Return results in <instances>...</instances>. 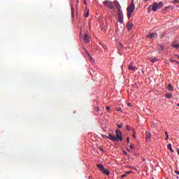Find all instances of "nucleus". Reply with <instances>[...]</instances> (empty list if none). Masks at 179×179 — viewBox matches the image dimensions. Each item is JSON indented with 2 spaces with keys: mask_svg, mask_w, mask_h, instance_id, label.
<instances>
[{
  "mask_svg": "<svg viewBox=\"0 0 179 179\" xmlns=\"http://www.w3.org/2000/svg\"><path fill=\"white\" fill-rule=\"evenodd\" d=\"M96 167L99 168V170H100V171H103L104 170V166H103V164H97Z\"/></svg>",
  "mask_w": 179,
  "mask_h": 179,
  "instance_id": "nucleus-12",
  "label": "nucleus"
},
{
  "mask_svg": "<svg viewBox=\"0 0 179 179\" xmlns=\"http://www.w3.org/2000/svg\"><path fill=\"white\" fill-rule=\"evenodd\" d=\"M165 96L166 97V99H171V97H173V94H166L165 95Z\"/></svg>",
  "mask_w": 179,
  "mask_h": 179,
  "instance_id": "nucleus-18",
  "label": "nucleus"
},
{
  "mask_svg": "<svg viewBox=\"0 0 179 179\" xmlns=\"http://www.w3.org/2000/svg\"><path fill=\"white\" fill-rule=\"evenodd\" d=\"M177 62V64H179V62Z\"/></svg>",
  "mask_w": 179,
  "mask_h": 179,
  "instance_id": "nucleus-43",
  "label": "nucleus"
},
{
  "mask_svg": "<svg viewBox=\"0 0 179 179\" xmlns=\"http://www.w3.org/2000/svg\"><path fill=\"white\" fill-rule=\"evenodd\" d=\"M125 177H127V174H124V175L122 176V178H124Z\"/></svg>",
  "mask_w": 179,
  "mask_h": 179,
  "instance_id": "nucleus-28",
  "label": "nucleus"
},
{
  "mask_svg": "<svg viewBox=\"0 0 179 179\" xmlns=\"http://www.w3.org/2000/svg\"><path fill=\"white\" fill-rule=\"evenodd\" d=\"M178 155H179V149L177 148Z\"/></svg>",
  "mask_w": 179,
  "mask_h": 179,
  "instance_id": "nucleus-33",
  "label": "nucleus"
},
{
  "mask_svg": "<svg viewBox=\"0 0 179 179\" xmlns=\"http://www.w3.org/2000/svg\"><path fill=\"white\" fill-rule=\"evenodd\" d=\"M178 1L177 0L173 1V3H177Z\"/></svg>",
  "mask_w": 179,
  "mask_h": 179,
  "instance_id": "nucleus-29",
  "label": "nucleus"
},
{
  "mask_svg": "<svg viewBox=\"0 0 179 179\" xmlns=\"http://www.w3.org/2000/svg\"><path fill=\"white\" fill-rule=\"evenodd\" d=\"M119 22L122 24L124 23V15L122 13H118Z\"/></svg>",
  "mask_w": 179,
  "mask_h": 179,
  "instance_id": "nucleus-8",
  "label": "nucleus"
},
{
  "mask_svg": "<svg viewBox=\"0 0 179 179\" xmlns=\"http://www.w3.org/2000/svg\"><path fill=\"white\" fill-rule=\"evenodd\" d=\"M126 129H127V131H131V126H129V124H127L126 126Z\"/></svg>",
  "mask_w": 179,
  "mask_h": 179,
  "instance_id": "nucleus-21",
  "label": "nucleus"
},
{
  "mask_svg": "<svg viewBox=\"0 0 179 179\" xmlns=\"http://www.w3.org/2000/svg\"><path fill=\"white\" fill-rule=\"evenodd\" d=\"M83 50H84L85 52H86L88 59H90V61H91V62H93L94 60L93 59V58L90 55V53H89V51H87L86 48H83Z\"/></svg>",
  "mask_w": 179,
  "mask_h": 179,
  "instance_id": "nucleus-6",
  "label": "nucleus"
},
{
  "mask_svg": "<svg viewBox=\"0 0 179 179\" xmlns=\"http://www.w3.org/2000/svg\"><path fill=\"white\" fill-rule=\"evenodd\" d=\"M172 45H173V48H179V44L173 43V44H172Z\"/></svg>",
  "mask_w": 179,
  "mask_h": 179,
  "instance_id": "nucleus-19",
  "label": "nucleus"
},
{
  "mask_svg": "<svg viewBox=\"0 0 179 179\" xmlns=\"http://www.w3.org/2000/svg\"><path fill=\"white\" fill-rule=\"evenodd\" d=\"M85 17H89V11L85 14Z\"/></svg>",
  "mask_w": 179,
  "mask_h": 179,
  "instance_id": "nucleus-23",
  "label": "nucleus"
},
{
  "mask_svg": "<svg viewBox=\"0 0 179 179\" xmlns=\"http://www.w3.org/2000/svg\"><path fill=\"white\" fill-rule=\"evenodd\" d=\"M116 137L115 135H113L111 134H109L108 136H106L108 139H110V141H113V142H117L118 141H122V133L121 132V130L120 129H116Z\"/></svg>",
  "mask_w": 179,
  "mask_h": 179,
  "instance_id": "nucleus-1",
  "label": "nucleus"
},
{
  "mask_svg": "<svg viewBox=\"0 0 179 179\" xmlns=\"http://www.w3.org/2000/svg\"><path fill=\"white\" fill-rule=\"evenodd\" d=\"M134 10H135V3H134V0H131V3L127 7V17L129 19L131 16H132V13H134Z\"/></svg>",
  "mask_w": 179,
  "mask_h": 179,
  "instance_id": "nucleus-2",
  "label": "nucleus"
},
{
  "mask_svg": "<svg viewBox=\"0 0 179 179\" xmlns=\"http://www.w3.org/2000/svg\"><path fill=\"white\" fill-rule=\"evenodd\" d=\"M71 17L72 19H75V8H73V5H71Z\"/></svg>",
  "mask_w": 179,
  "mask_h": 179,
  "instance_id": "nucleus-9",
  "label": "nucleus"
},
{
  "mask_svg": "<svg viewBox=\"0 0 179 179\" xmlns=\"http://www.w3.org/2000/svg\"><path fill=\"white\" fill-rule=\"evenodd\" d=\"M170 8H171V6H166V7L165 8V10H167V9H170Z\"/></svg>",
  "mask_w": 179,
  "mask_h": 179,
  "instance_id": "nucleus-25",
  "label": "nucleus"
},
{
  "mask_svg": "<svg viewBox=\"0 0 179 179\" xmlns=\"http://www.w3.org/2000/svg\"><path fill=\"white\" fill-rule=\"evenodd\" d=\"M167 90H169V92H173L174 90V88L173 87L171 84L168 85Z\"/></svg>",
  "mask_w": 179,
  "mask_h": 179,
  "instance_id": "nucleus-14",
  "label": "nucleus"
},
{
  "mask_svg": "<svg viewBox=\"0 0 179 179\" xmlns=\"http://www.w3.org/2000/svg\"><path fill=\"white\" fill-rule=\"evenodd\" d=\"M117 111H122V108H118L117 109Z\"/></svg>",
  "mask_w": 179,
  "mask_h": 179,
  "instance_id": "nucleus-26",
  "label": "nucleus"
},
{
  "mask_svg": "<svg viewBox=\"0 0 179 179\" xmlns=\"http://www.w3.org/2000/svg\"><path fill=\"white\" fill-rule=\"evenodd\" d=\"M104 6H106V8H108L109 9H114V5L113 4V2L110 1H105L103 2Z\"/></svg>",
  "mask_w": 179,
  "mask_h": 179,
  "instance_id": "nucleus-4",
  "label": "nucleus"
},
{
  "mask_svg": "<svg viewBox=\"0 0 179 179\" xmlns=\"http://www.w3.org/2000/svg\"><path fill=\"white\" fill-rule=\"evenodd\" d=\"M152 8V6H150L149 7H148V9H150Z\"/></svg>",
  "mask_w": 179,
  "mask_h": 179,
  "instance_id": "nucleus-36",
  "label": "nucleus"
},
{
  "mask_svg": "<svg viewBox=\"0 0 179 179\" xmlns=\"http://www.w3.org/2000/svg\"><path fill=\"white\" fill-rule=\"evenodd\" d=\"M127 152H131V150H129V149H127Z\"/></svg>",
  "mask_w": 179,
  "mask_h": 179,
  "instance_id": "nucleus-39",
  "label": "nucleus"
},
{
  "mask_svg": "<svg viewBox=\"0 0 179 179\" xmlns=\"http://www.w3.org/2000/svg\"><path fill=\"white\" fill-rule=\"evenodd\" d=\"M106 108H107V110H110V107L109 106H107Z\"/></svg>",
  "mask_w": 179,
  "mask_h": 179,
  "instance_id": "nucleus-34",
  "label": "nucleus"
},
{
  "mask_svg": "<svg viewBox=\"0 0 179 179\" xmlns=\"http://www.w3.org/2000/svg\"><path fill=\"white\" fill-rule=\"evenodd\" d=\"M147 37L148 38H152V40H155V38H157V33L149 34L147 35Z\"/></svg>",
  "mask_w": 179,
  "mask_h": 179,
  "instance_id": "nucleus-7",
  "label": "nucleus"
},
{
  "mask_svg": "<svg viewBox=\"0 0 179 179\" xmlns=\"http://www.w3.org/2000/svg\"><path fill=\"white\" fill-rule=\"evenodd\" d=\"M133 137L134 138H136V136H135V134L133 135Z\"/></svg>",
  "mask_w": 179,
  "mask_h": 179,
  "instance_id": "nucleus-37",
  "label": "nucleus"
},
{
  "mask_svg": "<svg viewBox=\"0 0 179 179\" xmlns=\"http://www.w3.org/2000/svg\"><path fill=\"white\" fill-rule=\"evenodd\" d=\"M132 27H134V24H132V23H128L127 24V29L129 30H132Z\"/></svg>",
  "mask_w": 179,
  "mask_h": 179,
  "instance_id": "nucleus-16",
  "label": "nucleus"
},
{
  "mask_svg": "<svg viewBox=\"0 0 179 179\" xmlns=\"http://www.w3.org/2000/svg\"><path fill=\"white\" fill-rule=\"evenodd\" d=\"M150 138H152V134L149 131H146L145 132V139H146V141H149V139H150Z\"/></svg>",
  "mask_w": 179,
  "mask_h": 179,
  "instance_id": "nucleus-10",
  "label": "nucleus"
},
{
  "mask_svg": "<svg viewBox=\"0 0 179 179\" xmlns=\"http://www.w3.org/2000/svg\"><path fill=\"white\" fill-rule=\"evenodd\" d=\"M167 148H168V149H169V150H171V152H172L173 153H174V150H173V148H172V145H171V143L168 145Z\"/></svg>",
  "mask_w": 179,
  "mask_h": 179,
  "instance_id": "nucleus-17",
  "label": "nucleus"
},
{
  "mask_svg": "<svg viewBox=\"0 0 179 179\" xmlns=\"http://www.w3.org/2000/svg\"><path fill=\"white\" fill-rule=\"evenodd\" d=\"M178 107H179V103L177 104Z\"/></svg>",
  "mask_w": 179,
  "mask_h": 179,
  "instance_id": "nucleus-41",
  "label": "nucleus"
},
{
  "mask_svg": "<svg viewBox=\"0 0 179 179\" xmlns=\"http://www.w3.org/2000/svg\"><path fill=\"white\" fill-rule=\"evenodd\" d=\"M163 36H164V34H163Z\"/></svg>",
  "mask_w": 179,
  "mask_h": 179,
  "instance_id": "nucleus-45",
  "label": "nucleus"
},
{
  "mask_svg": "<svg viewBox=\"0 0 179 179\" xmlns=\"http://www.w3.org/2000/svg\"><path fill=\"white\" fill-rule=\"evenodd\" d=\"M175 61L174 60H171V62H174Z\"/></svg>",
  "mask_w": 179,
  "mask_h": 179,
  "instance_id": "nucleus-40",
  "label": "nucleus"
},
{
  "mask_svg": "<svg viewBox=\"0 0 179 179\" xmlns=\"http://www.w3.org/2000/svg\"><path fill=\"white\" fill-rule=\"evenodd\" d=\"M165 135L166 136V138H165L166 141H167V139H169V133L167 131H165Z\"/></svg>",
  "mask_w": 179,
  "mask_h": 179,
  "instance_id": "nucleus-22",
  "label": "nucleus"
},
{
  "mask_svg": "<svg viewBox=\"0 0 179 179\" xmlns=\"http://www.w3.org/2000/svg\"><path fill=\"white\" fill-rule=\"evenodd\" d=\"M151 62H152V64H155V62H157V58L152 59Z\"/></svg>",
  "mask_w": 179,
  "mask_h": 179,
  "instance_id": "nucleus-20",
  "label": "nucleus"
},
{
  "mask_svg": "<svg viewBox=\"0 0 179 179\" xmlns=\"http://www.w3.org/2000/svg\"><path fill=\"white\" fill-rule=\"evenodd\" d=\"M102 173L106 176H110V171L108 169H103Z\"/></svg>",
  "mask_w": 179,
  "mask_h": 179,
  "instance_id": "nucleus-13",
  "label": "nucleus"
},
{
  "mask_svg": "<svg viewBox=\"0 0 179 179\" xmlns=\"http://www.w3.org/2000/svg\"><path fill=\"white\" fill-rule=\"evenodd\" d=\"M163 8V2L160 1L159 3L157 2H154L152 5V10L153 12H156L157 9H162Z\"/></svg>",
  "mask_w": 179,
  "mask_h": 179,
  "instance_id": "nucleus-3",
  "label": "nucleus"
},
{
  "mask_svg": "<svg viewBox=\"0 0 179 179\" xmlns=\"http://www.w3.org/2000/svg\"><path fill=\"white\" fill-rule=\"evenodd\" d=\"M135 68H136V67L132 66V64H131L129 65V71H135Z\"/></svg>",
  "mask_w": 179,
  "mask_h": 179,
  "instance_id": "nucleus-15",
  "label": "nucleus"
},
{
  "mask_svg": "<svg viewBox=\"0 0 179 179\" xmlns=\"http://www.w3.org/2000/svg\"><path fill=\"white\" fill-rule=\"evenodd\" d=\"M177 57H178V58H179V56H178V55H177Z\"/></svg>",
  "mask_w": 179,
  "mask_h": 179,
  "instance_id": "nucleus-42",
  "label": "nucleus"
},
{
  "mask_svg": "<svg viewBox=\"0 0 179 179\" xmlns=\"http://www.w3.org/2000/svg\"><path fill=\"white\" fill-rule=\"evenodd\" d=\"M134 145H132V144H131V145H130V148L134 149Z\"/></svg>",
  "mask_w": 179,
  "mask_h": 179,
  "instance_id": "nucleus-27",
  "label": "nucleus"
},
{
  "mask_svg": "<svg viewBox=\"0 0 179 179\" xmlns=\"http://www.w3.org/2000/svg\"><path fill=\"white\" fill-rule=\"evenodd\" d=\"M84 41L85 43H90V41L89 40V35L87 34H85L84 35Z\"/></svg>",
  "mask_w": 179,
  "mask_h": 179,
  "instance_id": "nucleus-11",
  "label": "nucleus"
},
{
  "mask_svg": "<svg viewBox=\"0 0 179 179\" xmlns=\"http://www.w3.org/2000/svg\"><path fill=\"white\" fill-rule=\"evenodd\" d=\"M144 1H148V0H144Z\"/></svg>",
  "mask_w": 179,
  "mask_h": 179,
  "instance_id": "nucleus-44",
  "label": "nucleus"
},
{
  "mask_svg": "<svg viewBox=\"0 0 179 179\" xmlns=\"http://www.w3.org/2000/svg\"><path fill=\"white\" fill-rule=\"evenodd\" d=\"M122 127H123L122 123L120 124H117V128H122Z\"/></svg>",
  "mask_w": 179,
  "mask_h": 179,
  "instance_id": "nucleus-24",
  "label": "nucleus"
},
{
  "mask_svg": "<svg viewBox=\"0 0 179 179\" xmlns=\"http://www.w3.org/2000/svg\"><path fill=\"white\" fill-rule=\"evenodd\" d=\"M127 106H131V103H127Z\"/></svg>",
  "mask_w": 179,
  "mask_h": 179,
  "instance_id": "nucleus-38",
  "label": "nucleus"
},
{
  "mask_svg": "<svg viewBox=\"0 0 179 179\" xmlns=\"http://www.w3.org/2000/svg\"><path fill=\"white\" fill-rule=\"evenodd\" d=\"M161 50H164V46H161Z\"/></svg>",
  "mask_w": 179,
  "mask_h": 179,
  "instance_id": "nucleus-31",
  "label": "nucleus"
},
{
  "mask_svg": "<svg viewBox=\"0 0 179 179\" xmlns=\"http://www.w3.org/2000/svg\"><path fill=\"white\" fill-rule=\"evenodd\" d=\"M132 173V171H129V172H127V174H129V173Z\"/></svg>",
  "mask_w": 179,
  "mask_h": 179,
  "instance_id": "nucleus-32",
  "label": "nucleus"
},
{
  "mask_svg": "<svg viewBox=\"0 0 179 179\" xmlns=\"http://www.w3.org/2000/svg\"><path fill=\"white\" fill-rule=\"evenodd\" d=\"M127 141L128 143H129V138L127 137Z\"/></svg>",
  "mask_w": 179,
  "mask_h": 179,
  "instance_id": "nucleus-30",
  "label": "nucleus"
},
{
  "mask_svg": "<svg viewBox=\"0 0 179 179\" xmlns=\"http://www.w3.org/2000/svg\"><path fill=\"white\" fill-rule=\"evenodd\" d=\"M99 108H96V111H99Z\"/></svg>",
  "mask_w": 179,
  "mask_h": 179,
  "instance_id": "nucleus-35",
  "label": "nucleus"
},
{
  "mask_svg": "<svg viewBox=\"0 0 179 179\" xmlns=\"http://www.w3.org/2000/svg\"><path fill=\"white\" fill-rule=\"evenodd\" d=\"M113 3H114L117 10H118L119 13H122V11H121V6H120V3L117 1H115Z\"/></svg>",
  "mask_w": 179,
  "mask_h": 179,
  "instance_id": "nucleus-5",
  "label": "nucleus"
}]
</instances>
